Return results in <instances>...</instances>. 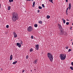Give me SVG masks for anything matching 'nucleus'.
<instances>
[{
	"mask_svg": "<svg viewBox=\"0 0 73 73\" xmlns=\"http://www.w3.org/2000/svg\"><path fill=\"white\" fill-rule=\"evenodd\" d=\"M12 20L13 21H16V20L19 19V16H18V14L16 12H14L12 13Z\"/></svg>",
	"mask_w": 73,
	"mask_h": 73,
	"instance_id": "obj_1",
	"label": "nucleus"
},
{
	"mask_svg": "<svg viewBox=\"0 0 73 73\" xmlns=\"http://www.w3.org/2000/svg\"><path fill=\"white\" fill-rule=\"evenodd\" d=\"M47 56L50 61H51V62H52V61H53V59L52 54H50V53H47Z\"/></svg>",
	"mask_w": 73,
	"mask_h": 73,
	"instance_id": "obj_2",
	"label": "nucleus"
},
{
	"mask_svg": "<svg viewBox=\"0 0 73 73\" xmlns=\"http://www.w3.org/2000/svg\"><path fill=\"white\" fill-rule=\"evenodd\" d=\"M66 54H61L60 55V57L61 60H64L66 58Z\"/></svg>",
	"mask_w": 73,
	"mask_h": 73,
	"instance_id": "obj_3",
	"label": "nucleus"
},
{
	"mask_svg": "<svg viewBox=\"0 0 73 73\" xmlns=\"http://www.w3.org/2000/svg\"><path fill=\"white\" fill-rule=\"evenodd\" d=\"M33 30V28H32V26H29V27L27 28V31L28 32H31Z\"/></svg>",
	"mask_w": 73,
	"mask_h": 73,
	"instance_id": "obj_4",
	"label": "nucleus"
},
{
	"mask_svg": "<svg viewBox=\"0 0 73 73\" xmlns=\"http://www.w3.org/2000/svg\"><path fill=\"white\" fill-rule=\"evenodd\" d=\"M64 33V31L62 30H60V32L59 33V34L60 35H62Z\"/></svg>",
	"mask_w": 73,
	"mask_h": 73,
	"instance_id": "obj_5",
	"label": "nucleus"
},
{
	"mask_svg": "<svg viewBox=\"0 0 73 73\" xmlns=\"http://www.w3.org/2000/svg\"><path fill=\"white\" fill-rule=\"evenodd\" d=\"M58 26L59 27V29H60V31L62 30V26H61V25L59 24H58Z\"/></svg>",
	"mask_w": 73,
	"mask_h": 73,
	"instance_id": "obj_6",
	"label": "nucleus"
},
{
	"mask_svg": "<svg viewBox=\"0 0 73 73\" xmlns=\"http://www.w3.org/2000/svg\"><path fill=\"white\" fill-rule=\"evenodd\" d=\"M13 34L14 35V37L15 38H16L17 37V35L16 34V33L15 32H14L13 33Z\"/></svg>",
	"mask_w": 73,
	"mask_h": 73,
	"instance_id": "obj_7",
	"label": "nucleus"
},
{
	"mask_svg": "<svg viewBox=\"0 0 73 73\" xmlns=\"http://www.w3.org/2000/svg\"><path fill=\"white\" fill-rule=\"evenodd\" d=\"M36 50H38L39 48V45L38 44L36 45L35 46Z\"/></svg>",
	"mask_w": 73,
	"mask_h": 73,
	"instance_id": "obj_8",
	"label": "nucleus"
},
{
	"mask_svg": "<svg viewBox=\"0 0 73 73\" xmlns=\"http://www.w3.org/2000/svg\"><path fill=\"white\" fill-rule=\"evenodd\" d=\"M17 46H18V47H19V48H20V47L21 46V44H20V43H17Z\"/></svg>",
	"mask_w": 73,
	"mask_h": 73,
	"instance_id": "obj_9",
	"label": "nucleus"
},
{
	"mask_svg": "<svg viewBox=\"0 0 73 73\" xmlns=\"http://www.w3.org/2000/svg\"><path fill=\"white\" fill-rule=\"evenodd\" d=\"M69 9H71V3H69V4L68 5Z\"/></svg>",
	"mask_w": 73,
	"mask_h": 73,
	"instance_id": "obj_10",
	"label": "nucleus"
},
{
	"mask_svg": "<svg viewBox=\"0 0 73 73\" xmlns=\"http://www.w3.org/2000/svg\"><path fill=\"white\" fill-rule=\"evenodd\" d=\"M13 57V56H12V55H11L10 56V60H12Z\"/></svg>",
	"mask_w": 73,
	"mask_h": 73,
	"instance_id": "obj_11",
	"label": "nucleus"
},
{
	"mask_svg": "<svg viewBox=\"0 0 73 73\" xmlns=\"http://www.w3.org/2000/svg\"><path fill=\"white\" fill-rule=\"evenodd\" d=\"M37 60H35L34 61V63L35 64H37Z\"/></svg>",
	"mask_w": 73,
	"mask_h": 73,
	"instance_id": "obj_12",
	"label": "nucleus"
},
{
	"mask_svg": "<svg viewBox=\"0 0 73 73\" xmlns=\"http://www.w3.org/2000/svg\"><path fill=\"white\" fill-rule=\"evenodd\" d=\"M35 5V2L34 1L33 3V5L32 6V7H34Z\"/></svg>",
	"mask_w": 73,
	"mask_h": 73,
	"instance_id": "obj_13",
	"label": "nucleus"
},
{
	"mask_svg": "<svg viewBox=\"0 0 73 73\" xmlns=\"http://www.w3.org/2000/svg\"><path fill=\"white\" fill-rule=\"evenodd\" d=\"M62 21L63 22V23L64 24H65V22H66L65 20H64L63 19H62Z\"/></svg>",
	"mask_w": 73,
	"mask_h": 73,
	"instance_id": "obj_14",
	"label": "nucleus"
},
{
	"mask_svg": "<svg viewBox=\"0 0 73 73\" xmlns=\"http://www.w3.org/2000/svg\"><path fill=\"white\" fill-rule=\"evenodd\" d=\"M17 61H15L14 62H13V64H16L17 63Z\"/></svg>",
	"mask_w": 73,
	"mask_h": 73,
	"instance_id": "obj_15",
	"label": "nucleus"
},
{
	"mask_svg": "<svg viewBox=\"0 0 73 73\" xmlns=\"http://www.w3.org/2000/svg\"><path fill=\"white\" fill-rule=\"evenodd\" d=\"M34 27H35V28H37V27H38V25H37V24H35L34 25Z\"/></svg>",
	"mask_w": 73,
	"mask_h": 73,
	"instance_id": "obj_16",
	"label": "nucleus"
},
{
	"mask_svg": "<svg viewBox=\"0 0 73 73\" xmlns=\"http://www.w3.org/2000/svg\"><path fill=\"white\" fill-rule=\"evenodd\" d=\"M46 17L47 18V19H49L50 18V16L49 15H47Z\"/></svg>",
	"mask_w": 73,
	"mask_h": 73,
	"instance_id": "obj_17",
	"label": "nucleus"
},
{
	"mask_svg": "<svg viewBox=\"0 0 73 73\" xmlns=\"http://www.w3.org/2000/svg\"><path fill=\"white\" fill-rule=\"evenodd\" d=\"M13 0H9V3H11V2H13Z\"/></svg>",
	"mask_w": 73,
	"mask_h": 73,
	"instance_id": "obj_18",
	"label": "nucleus"
},
{
	"mask_svg": "<svg viewBox=\"0 0 73 73\" xmlns=\"http://www.w3.org/2000/svg\"><path fill=\"white\" fill-rule=\"evenodd\" d=\"M8 10H10L11 9V6H9L8 8Z\"/></svg>",
	"mask_w": 73,
	"mask_h": 73,
	"instance_id": "obj_19",
	"label": "nucleus"
},
{
	"mask_svg": "<svg viewBox=\"0 0 73 73\" xmlns=\"http://www.w3.org/2000/svg\"><path fill=\"white\" fill-rule=\"evenodd\" d=\"M30 52H32V51H33V48H31V49L30 50Z\"/></svg>",
	"mask_w": 73,
	"mask_h": 73,
	"instance_id": "obj_20",
	"label": "nucleus"
},
{
	"mask_svg": "<svg viewBox=\"0 0 73 73\" xmlns=\"http://www.w3.org/2000/svg\"><path fill=\"white\" fill-rule=\"evenodd\" d=\"M49 1H50V2H51V3H53V0H49Z\"/></svg>",
	"mask_w": 73,
	"mask_h": 73,
	"instance_id": "obj_21",
	"label": "nucleus"
},
{
	"mask_svg": "<svg viewBox=\"0 0 73 73\" xmlns=\"http://www.w3.org/2000/svg\"><path fill=\"white\" fill-rule=\"evenodd\" d=\"M38 8H39V9H42V7H41V6H39L38 7Z\"/></svg>",
	"mask_w": 73,
	"mask_h": 73,
	"instance_id": "obj_22",
	"label": "nucleus"
},
{
	"mask_svg": "<svg viewBox=\"0 0 73 73\" xmlns=\"http://www.w3.org/2000/svg\"><path fill=\"white\" fill-rule=\"evenodd\" d=\"M26 57L27 59H28V57H29V56H28V55H27Z\"/></svg>",
	"mask_w": 73,
	"mask_h": 73,
	"instance_id": "obj_23",
	"label": "nucleus"
},
{
	"mask_svg": "<svg viewBox=\"0 0 73 73\" xmlns=\"http://www.w3.org/2000/svg\"><path fill=\"white\" fill-rule=\"evenodd\" d=\"M38 23L40 24H42V21H39Z\"/></svg>",
	"mask_w": 73,
	"mask_h": 73,
	"instance_id": "obj_24",
	"label": "nucleus"
},
{
	"mask_svg": "<svg viewBox=\"0 0 73 73\" xmlns=\"http://www.w3.org/2000/svg\"><path fill=\"white\" fill-rule=\"evenodd\" d=\"M42 6L43 8H45V6L44 5V4H42Z\"/></svg>",
	"mask_w": 73,
	"mask_h": 73,
	"instance_id": "obj_25",
	"label": "nucleus"
},
{
	"mask_svg": "<svg viewBox=\"0 0 73 73\" xmlns=\"http://www.w3.org/2000/svg\"><path fill=\"white\" fill-rule=\"evenodd\" d=\"M67 35L68 34H67V33H66V32H64V35Z\"/></svg>",
	"mask_w": 73,
	"mask_h": 73,
	"instance_id": "obj_26",
	"label": "nucleus"
},
{
	"mask_svg": "<svg viewBox=\"0 0 73 73\" xmlns=\"http://www.w3.org/2000/svg\"><path fill=\"white\" fill-rule=\"evenodd\" d=\"M31 38H32V39H33V35H32L31 36Z\"/></svg>",
	"mask_w": 73,
	"mask_h": 73,
	"instance_id": "obj_27",
	"label": "nucleus"
},
{
	"mask_svg": "<svg viewBox=\"0 0 73 73\" xmlns=\"http://www.w3.org/2000/svg\"><path fill=\"white\" fill-rule=\"evenodd\" d=\"M6 27L7 28H8V27H9V25H7Z\"/></svg>",
	"mask_w": 73,
	"mask_h": 73,
	"instance_id": "obj_28",
	"label": "nucleus"
},
{
	"mask_svg": "<svg viewBox=\"0 0 73 73\" xmlns=\"http://www.w3.org/2000/svg\"><path fill=\"white\" fill-rule=\"evenodd\" d=\"M71 50H72L71 49H69L68 51V52H70V51H71Z\"/></svg>",
	"mask_w": 73,
	"mask_h": 73,
	"instance_id": "obj_29",
	"label": "nucleus"
},
{
	"mask_svg": "<svg viewBox=\"0 0 73 73\" xmlns=\"http://www.w3.org/2000/svg\"><path fill=\"white\" fill-rule=\"evenodd\" d=\"M20 43L21 44H23V42H22V41H20Z\"/></svg>",
	"mask_w": 73,
	"mask_h": 73,
	"instance_id": "obj_30",
	"label": "nucleus"
},
{
	"mask_svg": "<svg viewBox=\"0 0 73 73\" xmlns=\"http://www.w3.org/2000/svg\"><path fill=\"white\" fill-rule=\"evenodd\" d=\"M66 24L67 25H69V22H67Z\"/></svg>",
	"mask_w": 73,
	"mask_h": 73,
	"instance_id": "obj_31",
	"label": "nucleus"
},
{
	"mask_svg": "<svg viewBox=\"0 0 73 73\" xmlns=\"http://www.w3.org/2000/svg\"><path fill=\"white\" fill-rule=\"evenodd\" d=\"M39 12H40V10H38L37 11V13H39Z\"/></svg>",
	"mask_w": 73,
	"mask_h": 73,
	"instance_id": "obj_32",
	"label": "nucleus"
},
{
	"mask_svg": "<svg viewBox=\"0 0 73 73\" xmlns=\"http://www.w3.org/2000/svg\"><path fill=\"white\" fill-rule=\"evenodd\" d=\"M66 49H68V46H66Z\"/></svg>",
	"mask_w": 73,
	"mask_h": 73,
	"instance_id": "obj_33",
	"label": "nucleus"
},
{
	"mask_svg": "<svg viewBox=\"0 0 73 73\" xmlns=\"http://www.w3.org/2000/svg\"><path fill=\"white\" fill-rule=\"evenodd\" d=\"M71 65H72V66H73V62H71Z\"/></svg>",
	"mask_w": 73,
	"mask_h": 73,
	"instance_id": "obj_34",
	"label": "nucleus"
},
{
	"mask_svg": "<svg viewBox=\"0 0 73 73\" xmlns=\"http://www.w3.org/2000/svg\"><path fill=\"white\" fill-rule=\"evenodd\" d=\"M24 71H25V70H23L22 71L23 73H24Z\"/></svg>",
	"mask_w": 73,
	"mask_h": 73,
	"instance_id": "obj_35",
	"label": "nucleus"
},
{
	"mask_svg": "<svg viewBox=\"0 0 73 73\" xmlns=\"http://www.w3.org/2000/svg\"><path fill=\"white\" fill-rule=\"evenodd\" d=\"M66 2H68V0H66Z\"/></svg>",
	"mask_w": 73,
	"mask_h": 73,
	"instance_id": "obj_36",
	"label": "nucleus"
},
{
	"mask_svg": "<svg viewBox=\"0 0 73 73\" xmlns=\"http://www.w3.org/2000/svg\"><path fill=\"white\" fill-rule=\"evenodd\" d=\"M68 9H69V7H68V8H67L66 10L68 11Z\"/></svg>",
	"mask_w": 73,
	"mask_h": 73,
	"instance_id": "obj_37",
	"label": "nucleus"
},
{
	"mask_svg": "<svg viewBox=\"0 0 73 73\" xmlns=\"http://www.w3.org/2000/svg\"><path fill=\"white\" fill-rule=\"evenodd\" d=\"M66 15H68V12H67V13H66Z\"/></svg>",
	"mask_w": 73,
	"mask_h": 73,
	"instance_id": "obj_38",
	"label": "nucleus"
},
{
	"mask_svg": "<svg viewBox=\"0 0 73 73\" xmlns=\"http://www.w3.org/2000/svg\"><path fill=\"white\" fill-rule=\"evenodd\" d=\"M66 13H67V12H68V10H66Z\"/></svg>",
	"mask_w": 73,
	"mask_h": 73,
	"instance_id": "obj_39",
	"label": "nucleus"
},
{
	"mask_svg": "<svg viewBox=\"0 0 73 73\" xmlns=\"http://www.w3.org/2000/svg\"><path fill=\"white\" fill-rule=\"evenodd\" d=\"M32 0H27V1H31Z\"/></svg>",
	"mask_w": 73,
	"mask_h": 73,
	"instance_id": "obj_40",
	"label": "nucleus"
},
{
	"mask_svg": "<svg viewBox=\"0 0 73 73\" xmlns=\"http://www.w3.org/2000/svg\"><path fill=\"white\" fill-rule=\"evenodd\" d=\"M1 8V4L0 3V9Z\"/></svg>",
	"mask_w": 73,
	"mask_h": 73,
	"instance_id": "obj_41",
	"label": "nucleus"
},
{
	"mask_svg": "<svg viewBox=\"0 0 73 73\" xmlns=\"http://www.w3.org/2000/svg\"><path fill=\"white\" fill-rule=\"evenodd\" d=\"M72 45H73V42H72Z\"/></svg>",
	"mask_w": 73,
	"mask_h": 73,
	"instance_id": "obj_42",
	"label": "nucleus"
},
{
	"mask_svg": "<svg viewBox=\"0 0 73 73\" xmlns=\"http://www.w3.org/2000/svg\"><path fill=\"white\" fill-rule=\"evenodd\" d=\"M72 25H73V23H72Z\"/></svg>",
	"mask_w": 73,
	"mask_h": 73,
	"instance_id": "obj_43",
	"label": "nucleus"
},
{
	"mask_svg": "<svg viewBox=\"0 0 73 73\" xmlns=\"http://www.w3.org/2000/svg\"><path fill=\"white\" fill-rule=\"evenodd\" d=\"M72 39H71V41H72Z\"/></svg>",
	"mask_w": 73,
	"mask_h": 73,
	"instance_id": "obj_44",
	"label": "nucleus"
},
{
	"mask_svg": "<svg viewBox=\"0 0 73 73\" xmlns=\"http://www.w3.org/2000/svg\"><path fill=\"white\" fill-rule=\"evenodd\" d=\"M31 72H32V70H31Z\"/></svg>",
	"mask_w": 73,
	"mask_h": 73,
	"instance_id": "obj_45",
	"label": "nucleus"
},
{
	"mask_svg": "<svg viewBox=\"0 0 73 73\" xmlns=\"http://www.w3.org/2000/svg\"><path fill=\"white\" fill-rule=\"evenodd\" d=\"M33 0H32V1H33Z\"/></svg>",
	"mask_w": 73,
	"mask_h": 73,
	"instance_id": "obj_46",
	"label": "nucleus"
}]
</instances>
